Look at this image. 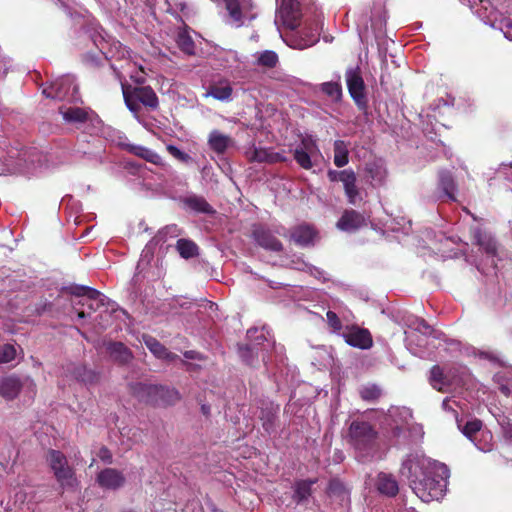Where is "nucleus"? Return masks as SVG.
Masks as SVG:
<instances>
[{
	"instance_id": "nucleus-1",
	"label": "nucleus",
	"mask_w": 512,
	"mask_h": 512,
	"mask_svg": "<svg viewBox=\"0 0 512 512\" xmlns=\"http://www.w3.org/2000/svg\"><path fill=\"white\" fill-rule=\"evenodd\" d=\"M400 473L423 502L444 498L447 489V468L444 463L433 460L422 452L410 453L402 461Z\"/></svg>"
},
{
	"instance_id": "nucleus-2",
	"label": "nucleus",
	"mask_w": 512,
	"mask_h": 512,
	"mask_svg": "<svg viewBox=\"0 0 512 512\" xmlns=\"http://www.w3.org/2000/svg\"><path fill=\"white\" fill-rule=\"evenodd\" d=\"M404 333L408 350L420 358L430 357L445 342L443 333L419 318H409Z\"/></svg>"
},
{
	"instance_id": "nucleus-3",
	"label": "nucleus",
	"mask_w": 512,
	"mask_h": 512,
	"mask_svg": "<svg viewBox=\"0 0 512 512\" xmlns=\"http://www.w3.org/2000/svg\"><path fill=\"white\" fill-rule=\"evenodd\" d=\"M82 36L88 39L98 50L99 54L87 52L84 55L85 62L91 65H99L102 56L107 60H126L130 58V50L121 42L111 37H106L104 30L97 24H89L83 31Z\"/></svg>"
},
{
	"instance_id": "nucleus-4",
	"label": "nucleus",
	"mask_w": 512,
	"mask_h": 512,
	"mask_svg": "<svg viewBox=\"0 0 512 512\" xmlns=\"http://www.w3.org/2000/svg\"><path fill=\"white\" fill-rule=\"evenodd\" d=\"M347 440L358 461L364 463L380 458L377 432L370 423L353 420L348 427Z\"/></svg>"
},
{
	"instance_id": "nucleus-5",
	"label": "nucleus",
	"mask_w": 512,
	"mask_h": 512,
	"mask_svg": "<svg viewBox=\"0 0 512 512\" xmlns=\"http://www.w3.org/2000/svg\"><path fill=\"white\" fill-rule=\"evenodd\" d=\"M323 28V20L320 16L313 19H307L293 30H288L284 35L281 34L283 41L291 48L304 50L314 46L320 37V31Z\"/></svg>"
},
{
	"instance_id": "nucleus-6",
	"label": "nucleus",
	"mask_w": 512,
	"mask_h": 512,
	"mask_svg": "<svg viewBox=\"0 0 512 512\" xmlns=\"http://www.w3.org/2000/svg\"><path fill=\"white\" fill-rule=\"evenodd\" d=\"M73 305L79 319L92 318L101 327H105L106 323L103 312L108 310L114 311L115 303L99 292L97 299L90 298V294H88L86 298L78 299Z\"/></svg>"
},
{
	"instance_id": "nucleus-7",
	"label": "nucleus",
	"mask_w": 512,
	"mask_h": 512,
	"mask_svg": "<svg viewBox=\"0 0 512 512\" xmlns=\"http://www.w3.org/2000/svg\"><path fill=\"white\" fill-rule=\"evenodd\" d=\"M20 393L28 400L34 398L36 395V384L31 377L10 375L0 380V395L6 400H13Z\"/></svg>"
},
{
	"instance_id": "nucleus-8",
	"label": "nucleus",
	"mask_w": 512,
	"mask_h": 512,
	"mask_svg": "<svg viewBox=\"0 0 512 512\" xmlns=\"http://www.w3.org/2000/svg\"><path fill=\"white\" fill-rule=\"evenodd\" d=\"M413 420L412 411L407 407H391L382 420V428L391 439L399 441L405 437L406 426Z\"/></svg>"
},
{
	"instance_id": "nucleus-9",
	"label": "nucleus",
	"mask_w": 512,
	"mask_h": 512,
	"mask_svg": "<svg viewBox=\"0 0 512 512\" xmlns=\"http://www.w3.org/2000/svg\"><path fill=\"white\" fill-rule=\"evenodd\" d=\"M122 89L125 104L133 114L136 115L139 112L140 103L151 109L158 107V97L150 86L129 88L123 85Z\"/></svg>"
},
{
	"instance_id": "nucleus-10",
	"label": "nucleus",
	"mask_w": 512,
	"mask_h": 512,
	"mask_svg": "<svg viewBox=\"0 0 512 512\" xmlns=\"http://www.w3.org/2000/svg\"><path fill=\"white\" fill-rule=\"evenodd\" d=\"M41 155L35 149L11 150L8 155L7 170L12 173H33L39 166Z\"/></svg>"
},
{
	"instance_id": "nucleus-11",
	"label": "nucleus",
	"mask_w": 512,
	"mask_h": 512,
	"mask_svg": "<svg viewBox=\"0 0 512 512\" xmlns=\"http://www.w3.org/2000/svg\"><path fill=\"white\" fill-rule=\"evenodd\" d=\"M321 156L317 139L313 135L303 136L293 150L296 163L305 170L312 169Z\"/></svg>"
},
{
	"instance_id": "nucleus-12",
	"label": "nucleus",
	"mask_w": 512,
	"mask_h": 512,
	"mask_svg": "<svg viewBox=\"0 0 512 512\" xmlns=\"http://www.w3.org/2000/svg\"><path fill=\"white\" fill-rule=\"evenodd\" d=\"M42 93L47 98L60 101L77 102L80 100L78 86L72 75H64L57 78L49 87L44 88Z\"/></svg>"
},
{
	"instance_id": "nucleus-13",
	"label": "nucleus",
	"mask_w": 512,
	"mask_h": 512,
	"mask_svg": "<svg viewBox=\"0 0 512 512\" xmlns=\"http://www.w3.org/2000/svg\"><path fill=\"white\" fill-rule=\"evenodd\" d=\"M278 8L276 11L275 25L280 31L281 26L288 30H293L300 22L301 11L297 0H277Z\"/></svg>"
},
{
	"instance_id": "nucleus-14",
	"label": "nucleus",
	"mask_w": 512,
	"mask_h": 512,
	"mask_svg": "<svg viewBox=\"0 0 512 512\" xmlns=\"http://www.w3.org/2000/svg\"><path fill=\"white\" fill-rule=\"evenodd\" d=\"M47 461L61 486L73 487L76 484L74 472L68 466L67 459L63 453L57 450H50L47 455Z\"/></svg>"
},
{
	"instance_id": "nucleus-15",
	"label": "nucleus",
	"mask_w": 512,
	"mask_h": 512,
	"mask_svg": "<svg viewBox=\"0 0 512 512\" xmlns=\"http://www.w3.org/2000/svg\"><path fill=\"white\" fill-rule=\"evenodd\" d=\"M142 397L154 405H172L180 399L177 390L159 385H141Z\"/></svg>"
},
{
	"instance_id": "nucleus-16",
	"label": "nucleus",
	"mask_w": 512,
	"mask_h": 512,
	"mask_svg": "<svg viewBox=\"0 0 512 512\" xmlns=\"http://www.w3.org/2000/svg\"><path fill=\"white\" fill-rule=\"evenodd\" d=\"M229 13L230 23L235 27H241L255 19L251 0H223Z\"/></svg>"
},
{
	"instance_id": "nucleus-17",
	"label": "nucleus",
	"mask_w": 512,
	"mask_h": 512,
	"mask_svg": "<svg viewBox=\"0 0 512 512\" xmlns=\"http://www.w3.org/2000/svg\"><path fill=\"white\" fill-rule=\"evenodd\" d=\"M204 98H213L220 102H230L233 99V87L231 81L223 76L212 78L208 85L204 87Z\"/></svg>"
},
{
	"instance_id": "nucleus-18",
	"label": "nucleus",
	"mask_w": 512,
	"mask_h": 512,
	"mask_svg": "<svg viewBox=\"0 0 512 512\" xmlns=\"http://www.w3.org/2000/svg\"><path fill=\"white\" fill-rule=\"evenodd\" d=\"M118 145L120 147H122L123 149H125L126 151H128L129 153H132L135 156H138L147 162H150L157 166L164 167L165 171H168L170 169V166L166 165L163 162L161 156L158 153H156L155 151H153L147 147H144L141 145H136V144H131L127 141L126 137H120Z\"/></svg>"
},
{
	"instance_id": "nucleus-19",
	"label": "nucleus",
	"mask_w": 512,
	"mask_h": 512,
	"mask_svg": "<svg viewBox=\"0 0 512 512\" xmlns=\"http://www.w3.org/2000/svg\"><path fill=\"white\" fill-rule=\"evenodd\" d=\"M367 223V216L359 211L349 209L343 212L342 216L336 223V227L341 231L352 233L366 226Z\"/></svg>"
},
{
	"instance_id": "nucleus-20",
	"label": "nucleus",
	"mask_w": 512,
	"mask_h": 512,
	"mask_svg": "<svg viewBox=\"0 0 512 512\" xmlns=\"http://www.w3.org/2000/svg\"><path fill=\"white\" fill-rule=\"evenodd\" d=\"M345 342L355 348L362 350L369 349L373 345L370 332L359 327H352L343 333Z\"/></svg>"
},
{
	"instance_id": "nucleus-21",
	"label": "nucleus",
	"mask_w": 512,
	"mask_h": 512,
	"mask_svg": "<svg viewBox=\"0 0 512 512\" xmlns=\"http://www.w3.org/2000/svg\"><path fill=\"white\" fill-rule=\"evenodd\" d=\"M253 236L256 243L265 250L278 252L283 249L281 241L275 236V233L267 227L259 226L255 228Z\"/></svg>"
},
{
	"instance_id": "nucleus-22",
	"label": "nucleus",
	"mask_w": 512,
	"mask_h": 512,
	"mask_svg": "<svg viewBox=\"0 0 512 512\" xmlns=\"http://www.w3.org/2000/svg\"><path fill=\"white\" fill-rule=\"evenodd\" d=\"M348 91L353 100L358 104L365 102V85L358 69H349L346 72Z\"/></svg>"
},
{
	"instance_id": "nucleus-23",
	"label": "nucleus",
	"mask_w": 512,
	"mask_h": 512,
	"mask_svg": "<svg viewBox=\"0 0 512 512\" xmlns=\"http://www.w3.org/2000/svg\"><path fill=\"white\" fill-rule=\"evenodd\" d=\"M474 244L480 247L488 256L495 257L498 254V243L490 232L476 228L473 231Z\"/></svg>"
},
{
	"instance_id": "nucleus-24",
	"label": "nucleus",
	"mask_w": 512,
	"mask_h": 512,
	"mask_svg": "<svg viewBox=\"0 0 512 512\" xmlns=\"http://www.w3.org/2000/svg\"><path fill=\"white\" fill-rule=\"evenodd\" d=\"M98 484L108 490H116L125 483V477L121 471L114 468H106L97 475Z\"/></svg>"
},
{
	"instance_id": "nucleus-25",
	"label": "nucleus",
	"mask_w": 512,
	"mask_h": 512,
	"mask_svg": "<svg viewBox=\"0 0 512 512\" xmlns=\"http://www.w3.org/2000/svg\"><path fill=\"white\" fill-rule=\"evenodd\" d=\"M365 171L373 187L384 185L387 178V170L381 160H374L367 163Z\"/></svg>"
},
{
	"instance_id": "nucleus-26",
	"label": "nucleus",
	"mask_w": 512,
	"mask_h": 512,
	"mask_svg": "<svg viewBox=\"0 0 512 512\" xmlns=\"http://www.w3.org/2000/svg\"><path fill=\"white\" fill-rule=\"evenodd\" d=\"M144 344L150 350V352L159 359L172 362L178 359V355L171 353L167 348L162 345L157 339L150 335H143L142 337Z\"/></svg>"
},
{
	"instance_id": "nucleus-27",
	"label": "nucleus",
	"mask_w": 512,
	"mask_h": 512,
	"mask_svg": "<svg viewBox=\"0 0 512 512\" xmlns=\"http://www.w3.org/2000/svg\"><path fill=\"white\" fill-rule=\"evenodd\" d=\"M63 375L68 379H75L84 383H91L95 379V374L85 366L68 364L63 368Z\"/></svg>"
},
{
	"instance_id": "nucleus-28",
	"label": "nucleus",
	"mask_w": 512,
	"mask_h": 512,
	"mask_svg": "<svg viewBox=\"0 0 512 512\" xmlns=\"http://www.w3.org/2000/svg\"><path fill=\"white\" fill-rule=\"evenodd\" d=\"M376 488L379 493L393 497L398 493V482L392 474L380 472L377 476Z\"/></svg>"
},
{
	"instance_id": "nucleus-29",
	"label": "nucleus",
	"mask_w": 512,
	"mask_h": 512,
	"mask_svg": "<svg viewBox=\"0 0 512 512\" xmlns=\"http://www.w3.org/2000/svg\"><path fill=\"white\" fill-rule=\"evenodd\" d=\"M316 231L309 225L303 224L295 227L291 232V239L299 246L305 247L314 243Z\"/></svg>"
},
{
	"instance_id": "nucleus-30",
	"label": "nucleus",
	"mask_w": 512,
	"mask_h": 512,
	"mask_svg": "<svg viewBox=\"0 0 512 512\" xmlns=\"http://www.w3.org/2000/svg\"><path fill=\"white\" fill-rule=\"evenodd\" d=\"M287 265L292 269L307 272L320 281L324 282L328 279L325 271L311 264L306 263L302 258L298 256H293L287 263Z\"/></svg>"
},
{
	"instance_id": "nucleus-31",
	"label": "nucleus",
	"mask_w": 512,
	"mask_h": 512,
	"mask_svg": "<svg viewBox=\"0 0 512 512\" xmlns=\"http://www.w3.org/2000/svg\"><path fill=\"white\" fill-rule=\"evenodd\" d=\"M456 424L458 429L472 442H475L476 435L482 429L483 422L480 419L474 418L464 422L463 418H459L456 413Z\"/></svg>"
},
{
	"instance_id": "nucleus-32",
	"label": "nucleus",
	"mask_w": 512,
	"mask_h": 512,
	"mask_svg": "<svg viewBox=\"0 0 512 512\" xmlns=\"http://www.w3.org/2000/svg\"><path fill=\"white\" fill-rule=\"evenodd\" d=\"M208 145L217 154H223L232 145V139L218 130H212L208 136Z\"/></svg>"
},
{
	"instance_id": "nucleus-33",
	"label": "nucleus",
	"mask_w": 512,
	"mask_h": 512,
	"mask_svg": "<svg viewBox=\"0 0 512 512\" xmlns=\"http://www.w3.org/2000/svg\"><path fill=\"white\" fill-rule=\"evenodd\" d=\"M269 331L265 328H251L247 331V338L251 341L249 344L257 352L260 346H263V350L270 346Z\"/></svg>"
},
{
	"instance_id": "nucleus-34",
	"label": "nucleus",
	"mask_w": 512,
	"mask_h": 512,
	"mask_svg": "<svg viewBox=\"0 0 512 512\" xmlns=\"http://www.w3.org/2000/svg\"><path fill=\"white\" fill-rule=\"evenodd\" d=\"M179 235V229L176 225H168L163 229L159 230L157 235L150 241V243L143 250L144 257H147L151 252V246L157 245L160 242H165L168 238H175Z\"/></svg>"
},
{
	"instance_id": "nucleus-35",
	"label": "nucleus",
	"mask_w": 512,
	"mask_h": 512,
	"mask_svg": "<svg viewBox=\"0 0 512 512\" xmlns=\"http://www.w3.org/2000/svg\"><path fill=\"white\" fill-rule=\"evenodd\" d=\"M219 66L229 73H233L239 68V58L237 52L233 50L221 51L217 54Z\"/></svg>"
},
{
	"instance_id": "nucleus-36",
	"label": "nucleus",
	"mask_w": 512,
	"mask_h": 512,
	"mask_svg": "<svg viewBox=\"0 0 512 512\" xmlns=\"http://www.w3.org/2000/svg\"><path fill=\"white\" fill-rule=\"evenodd\" d=\"M333 162L336 167L342 168L349 163V143L343 140H335L333 144Z\"/></svg>"
},
{
	"instance_id": "nucleus-37",
	"label": "nucleus",
	"mask_w": 512,
	"mask_h": 512,
	"mask_svg": "<svg viewBox=\"0 0 512 512\" xmlns=\"http://www.w3.org/2000/svg\"><path fill=\"white\" fill-rule=\"evenodd\" d=\"M429 383L437 391H446L448 387V379L444 370L439 365H435L431 368Z\"/></svg>"
},
{
	"instance_id": "nucleus-38",
	"label": "nucleus",
	"mask_w": 512,
	"mask_h": 512,
	"mask_svg": "<svg viewBox=\"0 0 512 512\" xmlns=\"http://www.w3.org/2000/svg\"><path fill=\"white\" fill-rule=\"evenodd\" d=\"M253 57L255 59V64L263 68L272 69L279 63V57L273 50L256 52Z\"/></svg>"
},
{
	"instance_id": "nucleus-39",
	"label": "nucleus",
	"mask_w": 512,
	"mask_h": 512,
	"mask_svg": "<svg viewBox=\"0 0 512 512\" xmlns=\"http://www.w3.org/2000/svg\"><path fill=\"white\" fill-rule=\"evenodd\" d=\"M107 350L110 356L120 363H127L132 357L129 349L121 342L110 343Z\"/></svg>"
},
{
	"instance_id": "nucleus-40",
	"label": "nucleus",
	"mask_w": 512,
	"mask_h": 512,
	"mask_svg": "<svg viewBox=\"0 0 512 512\" xmlns=\"http://www.w3.org/2000/svg\"><path fill=\"white\" fill-rule=\"evenodd\" d=\"M316 480H300L295 483L293 498L297 503L306 501L311 495V487Z\"/></svg>"
},
{
	"instance_id": "nucleus-41",
	"label": "nucleus",
	"mask_w": 512,
	"mask_h": 512,
	"mask_svg": "<svg viewBox=\"0 0 512 512\" xmlns=\"http://www.w3.org/2000/svg\"><path fill=\"white\" fill-rule=\"evenodd\" d=\"M60 113L63 119L70 123H81L87 119V112L79 107L61 108Z\"/></svg>"
},
{
	"instance_id": "nucleus-42",
	"label": "nucleus",
	"mask_w": 512,
	"mask_h": 512,
	"mask_svg": "<svg viewBox=\"0 0 512 512\" xmlns=\"http://www.w3.org/2000/svg\"><path fill=\"white\" fill-rule=\"evenodd\" d=\"M184 203L189 209H191L195 212H200V213H212L213 212V209L209 205V203L203 197H200V196H195V195L189 196L184 200Z\"/></svg>"
},
{
	"instance_id": "nucleus-43",
	"label": "nucleus",
	"mask_w": 512,
	"mask_h": 512,
	"mask_svg": "<svg viewBox=\"0 0 512 512\" xmlns=\"http://www.w3.org/2000/svg\"><path fill=\"white\" fill-rule=\"evenodd\" d=\"M271 152L269 148L252 146L246 151V155L250 161L270 163Z\"/></svg>"
},
{
	"instance_id": "nucleus-44",
	"label": "nucleus",
	"mask_w": 512,
	"mask_h": 512,
	"mask_svg": "<svg viewBox=\"0 0 512 512\" xmlns=\"http://www.w3.org/2000/svg\"><path fill=\"white\" fill-rule=\"evenodd\" d=\"M180 256L189 259L198 254V246L191 240L179 239L176 245Z\"/></svg>"
},
{
	"instance_id": "nucleus-45",
	"label": "nucleus",
	"mask_w": 512,
	"mask_h": 512,
	"mask_svg": "<svg viewBox=\"0 0 512 512\" xmlns=\"http://www.w3.org/2000/svg\"><path fill=\"white\" fill-rule=\"evenodd\" d=\"M67 291L79 299L86 298L90 294V298L97 299L99 297V291L84 285H72L66 288Z\"/></svg>"
},
{
	"instance_id": "nucleus-46",
	"label": "nucleus",
	"mask_w": 512,
	"mask_h": 512,
	"mask_svg": "<svg viewBox=\"0 0 512 512\" xmlns=\"http://www.w3.org/2000/svg\"><path fill=\"white\" fill-rule=\"evenodd\" d=\"M177 44L184 53L188 55H193L195 53L194 42L186 30L179 31L177 35Z\"/></svg>"
},
{
	"instance_id": "nucleus-47",
	"label": "nucleus",
	"mask_w": 512,
	"mask_h": 512,
	"mask_svg": "<svg viewBox=\"0 0 512 512\" xmlns=\"http://www.w3.org/2000/svg\"><path fill=\"white\" fill-rule=\"evenodd\" d=\"M359 393L363 400L372 401L381 395V389L375 384H368L362 386L359 390Z\"/></svg>"
},
{
	"instance_id": "nucleus-48",
	"label": "nucleus",
	"mask_w": 512,
	"mask_h": 512,
	"mask_svg": "<svg viewBox=\"0 0 512 512\" xmlns=\"http://www.w3.org/2000/svg\"><path fill=\"white\" fill-rule=\"evenodd\" d=\"M409 433V438L412 442H417L421 440L424 436L423 427L420 424L414 423L412 420L410 424L406 426L405 433ZM403 439L405 437H402Z\"/></svg>"
},
{
	"instance_id": "nucleus-49",
	"label": "nucleus",
	"mask_w": 512,
	"mask_h": 512,
	"mask_svg": "<svg viewBox=\"0 0 512 512\" xmlns=\"http://www.w3.org/2000/svg\"><path fill=\"white\" fill-rule=\"evenodd\" d=\"M321 90L326 95L337 100L341 97V87L336 82H325L321 85Z\"/></svg>"
},
{
	"instance_id": "nucleus-50",
	"label": "nucleus",
	"mask_w": 512,
	"mask_h": 512,
	"mask_svg": "<svg viewBox=\"0 0 512 512\" xmlns=\"http://www.w3.org/2000/svg\"><path fill=\"white\" fill-rule=\"evenodd\" d=\"M16 350L13 345L5 344L0 347V364L9 363L15 359Z\"/></svg>"
},
{
	"instance_id": "nucleus-51",
	"label": "nucleus",
	"mask_w": 512,
	"mask_h": 512,
	"mask_svg": "<svg viewBox=\"0 0 512 512\" xmlns=\"http://www.w3.org/2000/svg\"><path fill=\"white\" fill-rule=\"evenodd\" d=\"M345 194L348 198V202L352 205H356L362 200V197L360 195V192L356 186V184L352 186H347L344 188Z\"/></svg>"
},
{
	"instance_id": "nucleus-52",
	"label": "nucleus",
	"mask_w": 512,
	"mask_h": 512,
	"mask_svg": "<svg viewBox=\"0 0 512 512\" xmlns=\"http://www.w3.org/2000/svg\"><path fill=\"white\" fill-rule=\"evenodd\" d=\"M167 150L174 158L181 162L188 163L191 160V156L189 154L174 145H168Z\"/></svg>"
},
{
	"instance_id": "nucleus-53",
	"label": "nucleus",
	"mask_w": 512,
	"mask_h": 512,
	"mask_svg": "<svg viewBox=\"0 0 512 512\" xmlns=\"http://www.w3.org/2000/svg\"><path fill=\"white\" fill-rule=\"evenodd\" d=\"M256 351L250 345L239 346V355L247 364H251Z\"/></svg>"
},
{
	"instance_id": "nucleus-54",
	"label": "nucleus",
	"mask_w": 512,
	"mask_h": 512,
	"mask_svg": "<svg viewBox=\"0 0 512 512\" xmlns=\"http://www.w3.org/2000/svg\"><path fill=\"white\" fill-rule=\"evenodd\" d=\"M343 183L344 188L356 184V174L352 169L342 170V177L340 180Z\"/></svg>"
},
{
	"instance_id": "nucleus-55",
	"label": "nucleus",
	"mask_w": 512,
	"mask_h": 512,
	"mask_svg": "<svg viewBox=\"0 0 512 512\" xmlns=\"http://www.w3.org/2000/svg\"><path fill=\"white\" fill-rule=\"evenodd\" d=\"M438 188L441 192V196H448V173L446 171L439 172Z\"/></svg>"
},
{
	"instance_id": "nucleus-56",
	"label": "nucleus",
	"mask_w": 512,
	"mask_h": 512,
	"mask_svg": "<svg viewBox=\"0 0 512 512\" xmlns=\"http://www.w3.org/2000/svg\"><path fill=\"white\" fill-rule=\"evenodd\" d=\"M327 322L334 331H339L342 328L341 321L337 314L333 311H328L326 314Z\"/></svg>"
},
{
	"instance_id": "nucleus-57",
	"label": "nucleus",
	"mask_w": 512,
	"mask_h": 512,
	"mask_svg": "<svg viewBox=\"0 0 512 512\" xmlns=\"http://www.w3.org/2000/svg\"><path fill=\"white\" fill-rule=\"evenodd\" d=\"M130 78L136 84H143L146 80V73L144 72L143 68L140 67L138 71L130 73Z\"/></svg>"
},
{
	"instance_id": "nucleus-58",
	"label": "nucleus",
	"mask_w": 512,
	"mask_h": 512,
	"mask_svg": "<svg viewBox=\"0 0 512 512\" xmlns=\"http://www.w3.org/2000/svg\"><path fill=\"white\" fill-rule=\"evenodd\" d=\"M503 436L506 440L512 442V422L506 421L502 424Z\"/></svg>"
},
{
	"instance_id": "nucleus-59",
	"label": "nucleus",
	"mask_w": 512,
	"mask_h": 512,
	"mask_svg": "<svg viewBox=\"0 0 512 512\" xmlns=\"http://www.w3.org/2000/svg\"><path fill=\"white\" fill-rule=\"evenodd\" d=\"M327 176L329 180L332 182L339 181L340 178L342 177V171L329 170Z\"/></svg>"
},
{
	"instance_id": "nucleus-60",
	"label": "nucleus",
	"mask_w": 512,
	"mask_h": 512,
	"mask_svg": "<svg viewBox=\"0 0 512 512\" xmlns=\"http://www.w3.org/2000/svg\"><path fill=\"white\" fill-rule=\"evenodd\" d=\"M286 157L278 152H271L270 163L285 162Z\"/></svg>"
},
{
	"instance_id": "nucleus-61",
	"label": "nucleus",
	"mask_w": 512,
	"mask_h": 512,
	"mask_svg": "<svg viewBox=\"0 0 512 512\" xmlns=\"http://www.w3.org/2000/svg\"><path fill=\"white\" fill-rule=\"evenodd\" d=\"M99 457L105 461L110 463L112 459V455L110 454L109 450L107 448H101L99 452Z\"/></svg>"
},
{
	"instance_id": "nucleus-62",
	"label": "nucleus",
	"mask_w": 512,
	"mask_h": 512,
	"mask_svg": "<svg viewBox=\"0 0 512 512\" xmlns=\"http://www.w3.org/2000/svg\"><path fill=\"white\" fill-rule=\"evenodd\" d=\"M475 445L484 452L490 451L492 449V444L489 442H485L483 445L481 443H475Z\"/></svg>"
},
{
	"instance_id": "nucleus-63",
	"label": "nucleus",
	"mask_w": 512,
	"mask_h": 512,
	"mask_svg": "<svg viewBox=\"0 0 512 512\" xmlns=\"http://www.w3.org/2000/svg\"><path fill=\"white\" fill-rule=\"evenodd\" d=\"M197 355L198 353L192 350L184 352V357L187 359H195L197 358Z\"/></svg>"
},
{
	"instance_id": "nucleus-64",
	"label": "nucleus",
	"mask_w": 512,
	"mask_h": 512,
	"mask_svg": "<svg viewBox=\"0 0 512 512\" xmlns=\"http://www.w3.org/2000/svg\"><path fill=\"white\" fill-rule=\"evenodd\" d=\"M201 410H202L203 414L208 415L210 408L207 405H202Z\"/></svg>"
}]
</instances>
